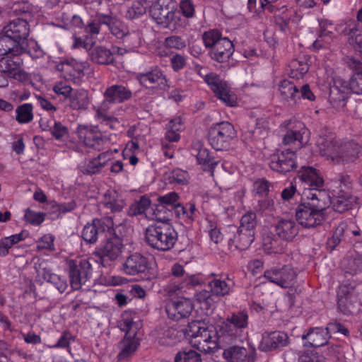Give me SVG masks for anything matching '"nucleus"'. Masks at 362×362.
Returning a JSON list of instances; mask_svg holds the SVG:
<instances>
[{
  "label": "nucleus",
  "mask_w": 362,
  "mask_h": 362,
  "mask_svg": "<svg viewBox=\"0 0 362 362\" xmlns=\"http://www.w3.org/2000/svg\"><path fill=\"white\" fill-rule=\"evenodd\" d=\"M283 125L288 129L283 139L284 144H295L302 148L308 143L310 132L302 122L290 119L285 121Z\"/></svg>",
  "instance_id": "obj_13"
},
{
  "label": "nucleus",
  "mask_w": 362,
  "mask_h": 362,
  "mask_svg": "<svg viewBox=\"0 0 362 362\" xmlns=\"http://www.w3.org/2000/svg\"><path fill=\"white\" fill-rule=\"evenodd\" d=\"M214 295L210 291L202 289L195 292L194 298L195 301L200 303L203 308L209 309L215 303Z\"/></svg>",
  "instance_id": "obj_47"
},
{
  "label": "nucleus",
  "mask_w": 362,
  "mask_h": 362,
  "mask_svg": "<svg viewBox=\"0 0 362 362\" xmlns=\"http://www.w3.org/2000/svg\"><path fill=\"white\" fill-rule=\"evenodd\" d=\"M275 232L282 240L291 242L298 234L299 227L293 219L281 218L275 225Z\"/></svg>",
  "instance_id": "obj_30"
},
{
  "label": "nucleus",
  "mask_w": 362,
  "mask_h": 362,
  "mask_svg": "<svg viewBox=\"0 0 362 362\" xmlns=\"http://www.w3.org/2000/svg\"><path fill=\"white\" fill-rule=\"evenodd\" d=\"M224 40H228V37H223L221 33L217 30H210L203 34V41L206 48L214 49L218 43H221Z\"/></svg>",
  "instance_id": "obj_44"
},
{
  "label": "nucleus",
  "mask_w": 362,
  "mask_h": 362,
  "mask_svg": "<svg viewBox=\"0 0 362 362\" xmlns=\"http://www.w3.org/2000/svg\"><path fill=\"white\" fill-rule=\"evenodd\" d=\"M68 266L70 285L74 290H78L91 277V264L86 259H78L69 260Z\"/></svg>",
  "instance_id": "obj_11"
},
{
  "label": "nucleus",
  "mask_w": 362,
  "mask_h": 362,
  "mask_svg": "<svg viewBox=\"0 0 362 362\" xmlns=\"http://www.w3.org/2000/svg\"><path fill=\"white\" fill-rule=\"evenodd\" d=\"M296 156L293 151H276L269 158L272 170L280 173H286L297 167Z\"/></svg>",
  "instance_id": "obj_18"
},
{
  "label": "nucleus",
  "mask_w": 362,
  "mask_h": 362,
  "mask_svg": "<svg viewBox=\"0 0 362 362\" xmlns=\"http://www.w3.org/2000/svg\"><path fill=\"white\" fill-rule=\"evenodd\" d=\"M175 362H202L201 355L194 350L180 351L175 357Z\"/></svg>",
  "instance_id": "obj_52"
},
{
  "label": "nucleus",
  "mask_w": 362,
  "mask_h": 362,
  "mask_svg": "<svg viewBox=\"0 0 362 362\" xmlns=\"http://www.w3.org/2000/svg\"><path fill=\"white\" fill-rule=\"evenodd\" d=\"M349 179V177L341 176L338 180L333 181V185L331 186L333 197L331 201L329 199V204L331 203L333 209L339 213H343L351 209L356 201L355 197L350 195L345 190L348 188L346 182Z\"/></svg>",
  "instance_id": "obj_9"
},
{
  "label": "nucleus",
  "mask_w": 362,
  "mask_h": 362,
  "mask_svg": "<svg viewBox=\"0 0 362 362\" xmlns=\"http://www.w3.org/2000/svg\"><path fill=\"white\" fill-rule=\"evenodd\" d=\"M54 236L50 234L43 235L37 242V250L41 251L43 250H48L53 251L54 250Z\"/></svg>",
  "instance_id": "obj_58"
},
{
  "label": "nucleus",
  "mask_w": 362,
  "mask_h": 362,
  "mask_svg": "<svg viewBox=\"0 0 362 362\" xmlns=\"http://www.w3.org/2000/svg\"><path fill=\"white\" fill-rule=\"evenodd\" d=\"M204 324L200 321H192L189 323L185 334L187 337L197 339Z\"/></svg>",
  "instance_id": "obj_61"
},
{
  "label": "nucleus",
  "mask_w": 362,
  "mask_h": 362,
  "mask_svg": "<svg viewBox=\"0 0 362 362\" xmlns=\"http://www.w3.org/2000/svg\"><path fill=\"white\" fill-rule=\"evenodd\" d=\"M257 352L253 346H230L224 349L223 357L227 362H255Z\"/></svg>",
  "instance_id": "obj_23"
},
{
  "label": "nucleus",
  "mask_w": 362,
  "mask_h": 362,
  "mask_svg": "<svg viewBox=\"0 0 362 362\" xmlns=\"http://www.w3.org/2000/svg\"><path fill=\"white\" fill-rule=\"evenodd\" d=\"M235 137L236 131L228 122L214 124L208 132L209 143L216 151L228 148Z\"/></svg>",
  "instance_id": "obj_8"
},
{
  "label": "nucleus",
  "mask_w": 362,
  "mask_h": 362,
  "mask_svg": "<svg viewBox=\"0 0 362 362\" xmlns=\"http://www.w3.org/2000/svg\"><path fill=\"white\" fill-rule=\"evenodd\" d=\"M338 308L344 314L349 315L354 312L358 298L353 286L342 285L337 293Z\"/></svg>",
  "instance_id": "obj_24"
},
{
  "label": "nucleus",
  "mask_w": 362,
  "mask_h": 362,
  "mask_svg": "<svg viewBox=\"0 0 362 362\" xmlns=\"http://www.w3.org/2000/svg\"><path fill=\"white\" fill-rule=\"evenodd\" d=\"M346 222H341L334 231L333 235L327 240V245L333 250L341 242L345 243Z\"/></svg>",
  "instance_id": "obj_48"
},
{
  "label": "nucleus",
  "mask_w": 362,
  "mask_h": 362,
  "mask_svg": "<svg viewBox=\"0 0 362 362\" xmlns=\"http://www.w3.org/2000/svg\"><path fill=\"white\" fill-rule=\"evenodd\" d=\"M264 276L281 288H288L296 283L297 272L291 264L272 267L264 272Z\"/></svg>",
  "instance_id": "obj_12"
},
{
  "label": "nucleus",
  "mask_w": 362,
  "mask_h": 362,
  "mask_svg": "<svg viewBox=\"0 0 362 362\" xmlns=\"http://www.w3.org/2000/svg\"><path fill=\"white\" fill-rule=\"evenodd\" d=\"M114 226L112 219L110 217H105L100 219H94L92 223H88L84 226L81 232L82 238L88 243H95L98 236L110 230Z\"/></svg>",
  "instance_id": "obj_19"
},
{
  "label": "nucleus",
  "mask_w": 362,
  "mask_h": 362,
  "mask_svg": "<svg viewBox=\"0 0 362 362\" xmlns=\"http://www.w3.org/2000/svg\"><path fill=\"white\" fill-rule=\"evenodd\" d=\"M204 80L218 99L230 107L236 105V97L230 90L226 81L214 73L206 74Z\"/></svg>",
  "instance_id": "obj_14"
},
{
  "label": "nucleus",
  "mask_w": 362,
  "mask_h": 362,
  "mask_svg": "<svg viewBox=\"0 0 362 362\" xmlns=\"http://www.w3.org/2000/svg\"><path fill=\"white\" fill-rule=\"evenodd\" d=\"M150 263L147 257L135 252L129 255L123 264V272L128 275L145 274L150 269Z\"/></svg>",
  "instance_id": "obj_26"
},
{
  "label": "nucleus",
  "mask_w": 362,
  "mask_h": 362,
  "mask_svg": "<svg viewBox=\"0 0 362 362\" xmlns=\"http://www.w3.org/2000/svg\"><path fill=\"white\" fill-rule=\"evenodd\" d=\"M193 310L192 302L185 298H177L168 300L165 312L168 317L175 321L186 319L189 317Z\"/></svg>",
  "instance_id": "obj_21"
},
{
  "label": "nucleus",
  "mask_w": 362,
  "mask_h": 362,
  "mask_svg": "<svg viewBox=\"0 0 362 362\" xmlns=\"http://www.w3.org/2000/svg\"><path fill=\"white\" fill-rule=\"evenodd\" d=\"M249 325V315L245 310L233 313L219 325V334L223 342H230L242 337Z\"/></svg>",
  "instance_id": "obj_6"
},
{
  "label": "nucleus",
  "mask_w": 362,
  "mask_h": 362,
  "mask_svg": "<svg viewBox=\"0 0 362 362\" xmlns=\"http://www.w3.org/2000/svg\"><path fill=\"white\" fill-rule=\"evenodd\" d=\"M30 34V25L26 20L18 18L11 21L0 34V49L13 47L16 50L26 49Z\"/></svg>",
  "instance_id": "obj_3"
},
{
  "label": "nucleus",
  "mask_w": 362,
  "mask_h": 362,
  "mask_svg": "<svg viewBox=\"0 0 362 362\" xmlns=\"http://www.w3.org/2000/svg\"><path fill=\"white\" fill-rule=\"evenodd\" d=\"M69 98V107L73 110H86L90 103L88 92L83 88L74 89Z\"/></svg>",
  "instance_id": "obj_35"
},
{
  "label": "nucleus",
  "mask_w": 362,
  "mask_h": 362,
  "mask_svg": "<svg viewBox=\"0 0 362 362\" xmlns=\"http://www.w3.org/2000/svg\"><path fill=\"white\" fill-rule=\"evenodd\" d=\"M361 155V146L353 141L345 143L339 147L334 163L341 164L354 162Z\"/></svg>",
  "instance_id": "obj_29"
},
{
  "label": "nucleus",
  "mask_w": 362,
  "mask_h": 362,
  "mask_svg": "<svg viewBox=\"0 0 362 362\" xmlns=\"http://www.w3.org/2000/svg\"><path fill=\"white\" fill-rule=\"evenodd\" d=\"M349 89L346 86L334 85L330 88L329 103L337 110H344L348 99Z\"/></svg>",
  "instance_id": "obj_32"
},
{
  "label": "nucleus",
  "mask_w": 362,
  "mask_h": 362,
  "mask_svg": "<svg viewBox=\"0 0 362 362\" xmlns=\"http://www.w3.org/2000/svg\"><path fill=\"white\" fill-rule=\"evenodd\" d=\"M164 178L170 184L185 185L189 180V175L187 171L177 168L165 173Z\"/></svg>",
  "instance_id": "obj_43"
},
{
  "label": "nucleus",
  "mask_w": 362,
  "mask_h": 362,
  "mask_svg": "<svg viewBox=\"0 0 362 362\" xmlns=\"http://www.w3.org/2000/svg\"><path fill=\"white\" fill-rule=\"evenodd\" d=\"M298 177L304 185L303 197L308 192L314 194L315 191H324V180L319 171L313 167L303 166L298 172Z\"/></svg>",
  "instance_id": "obj_16"
},
{
  "label": "nucleus",
  "mask_w": 362,
  "mask_h": 362,
  "mask_svg": "<svg viewBox=\"0 0 362 362\" xmlns=\"http://www.w3.org/2000/svg\"><path fill=\"white\" fill-rule=\"evenodd\" d=\"M103 157H104L103 155L100 154L96 158L85 161L80 166L81 171L86 175H93L99 173L105 165V161H101Z\"/></svg>",
  "instance_id": "obj_41"
},
{
  "label": "nucleus",
  "mask_w": 362,
  "mask_h": 362,
  "mask_svg": "<svg viewBox=\"0 0 362 362\" xmlns=\"http://www.w3.org/2000/svg\"><path fill=\"white\" fill-rule=\"evenodd\" d=\"M77 132L80 140L85 146L95 150H103L107 143V139L97 127L79 125Z\"/></svg>",
  "instance_id": "obj_17"
},
{
  "label": "nucleus",
  "mask_w": 362,
  "mask_h": 362,
  "mask_svg": "<svg viewBox=\"0 0 362 362\" xmlns=\"http://www.w3.org/2000/svg\"><path fill=\"white\" fill-rule=\"evenodd\" d=\"M291 72L290 74L292 78H298L303 77L308 70V66L306 63L296 59L291 62Z\"/></svg>",
  "instance_id": "obj_54"
},
{
  "label": "nucleus",
  "mask_w": 362,
  "mask_h": 362,
  "mask_svg": "<svg viewBox=\"0 0 362 362\" xmlns=\"http://www.w3.org/2000/svg\"><path fill=\"white\" fill-rule=\"evenodd\" d=\"M153 211V218L158 221V223H166L170 220L172 215V210L167 208L165 206L158 203L156 205Z\"/></svg>",
  "instance_id": "obj_51"
},
{
  "label": "nucleus",
  "mask_w": 362,
  "mask_h": 362,
  "mask_svg": "<svg viewBox=\"0 0 362 362\" xmlns=\"http://www.w3.org/2000/svg\"><path fill=\"white\" fill-rule=\"evenodd\" d=\"M136 78L142 86L146 88L159 86L160 88L166 90L169 88L165 74L157 67H152L145 72L138 73Z\"/></svg>",
  "instance_id": "obj_22"
},
{
  "label": "nucleus",
  "mask_w": 362,
  "mask_h": 362,
  "mask_svg": "<svg viewBox=\"0 0 362 362\" xmlns=\"http://www.w3.org/2000/svg\"><path fill=\"white\" fill-rule=\"evenodd\" d=\"M342 267L346 273L355 274L362 271V255L352 254L343 259Z\"/></svg>",
  "instance_id": "obj_39"
},
{
  "label": "nucleus",
  "mask_w": 362,
  "mask_h": 362,
  "mask_svg": "<svg viewBox=\"0 0 362 362\" xmlns=\"http://www.w3.org/2000/svg\"><path fill=\"white\" fill-rule=\"evenodd\" d=\"M234 51L233 42L228 40H224L216 45V47L211 52V58L218 62L223 63L230 58Z\"/></svg>",
  "instance_id": "obj_33"
},
{
  "label": "nucleus",
  "mask_w": 362,
  "mask_h": 362,
  "mask_svg": "<svg viewBox=\"0 0 362 362\" xmlns=\"http://www.w3.org/2000/svg\"><path fill=\"white\" fill-rule=\"evenodd\" d=\"M16 112V119L20 124L28 123L33 119V105L30 103H25L18 106Z\"/></svg>",
  "instance_id": "obj_46"
},
{
  "label": "nucleus",
  "mask_w": 362,
  "mask_h": 362,
  "mask_svg": "<svg viewBox=\"0 0 362 362\" xmlns=\"http://www.w3.org/2000/svg\"><path fill=\"white\" fill-rule=\"evenodd\" d=\"M177 240V233L168 223L149 225L145 230V241L151 247L158 251L171 250Z\"/></svg>",
  "instance_id": "obj_2"
},
{
  "label": "nucleus",
  "mask_w": 362,
  "mask_h": 362,
  "mask_svg": "<svg viewBox=\"0 0 362 362\" xmlns=\"http://www.w3.org/2000/svg\"><path fill=\"white\" fill-rule=\"evenodd\" d=\"M148 6L146 0H134L127 8L126 17L131 20L138 18L146 12Z\"/></svg>",
  "instance_id": "obj_42"
},
{
  "label": "nucleus",
  "mask_w": 362,
  "mask_h": 362,
  "mask_svg": "<svg viewBox=\"0 0 362 362\" xmlns=\"http://www.w3.org/2000/svg\"><path fill=\"white\" fill-rule=\"evenodd\" d=\"M228 230L230 233H233V236L229 235L228 237L230 248L234 246L237 249L245 250L254 241L255 233L249 230H242L240 228L237 229L235 226H229Z\"/></svg>",
  "instance_id": "obj_27"
},
{
  "label": "nucleus",
  "mask_w": 362,
  "mask_h": 362,
  "mask_svg": "<svg viewBox=\"0 0 362 362\" xmlns=\"http://www.w3.org/2000/svg\"><path fill=\"white\" fill-rule=\"evenodd\" d=\"M317 145L322 156H325L333 162L335 161L340 145L334 140L332 136H320Z\"/></svg>",
  "instance_id": "obj_31"
},
{
  "label": "nucleus",
  "mask_w": 362,
  "mask_h": 362,
  "mask_svg": "<svg viewBox=\"0 0 362 362\" xmlns=\"http://www.w3.org/2000/svg\"><path fill=\"white\" fill-rule=\"evenodd\" d=\"M45 214L41 212H35L30 209L25 211L24 219L27 223L34 226L40 225L45 220Z\"/></svg>",
  "instance_id": "obj_55"
},
{
  "label": "nucleus",
  "mask_w": 362,
  "mask_h": 362,
  "mask_svg": "<svg viewBox=\"0 0 362 362\" xmlns=\"http://www.w3.org/2000/svg\"><path fill=\"white\" fill-rule=\"evenodd\" d=\"M289 337L284 332L275 331L264 332L259 344V349L262 351H269L288 346Z\"/></svg>",
  "instance_id": "obj_25"
},
{
  "label": "nucleus",
  "mask_w": 362,
  "mask_h": 362,
  "mask_svg": "<svg viewBox=\"0 0 362 362\" xmlns=\"http://www.w3.org/2000/svg\"><path fill=\"white\" fill-rule=\"evenodd\" d=\"M132 97V90L126 86L115 84L107 87L103 93V100L96 111L97 117L103 120L110 119L105 112L113 105L124 103Z\"/></svg>",
  "instance_id": "obj_7"
},
{
  "label": "nucleus",
  "mask_w": 362,
  "mask_h": 362,
  "mask_svg": "<svg viewBox=\"0 0 362 362\" xmlns=\"http://www.w3.org/2000/svg\"><path fill=\"white\" fill-rule=\"evenodd\" d=\"M180 14L182 13L187 21V18H192L194 16V6L192 0H181L179 4Z\"/></svg>",
  "instance_id": "obj_56"
},
{
  "label": "nucleus",
  "mask_w": 362,
  "mask_h": 362,
  "mask_svg": "<svg viewBox=\"0 0 362 362\" xmlns=\"http://www.w3.org/2000/svg\"><path fill=\"white\" fill-rule=\"evenodd\" d=\"M197 339L194 346L205 353L213 352L218 346V341H223V337L219 334V329L216 331L213 327H206L205 325Z\"/></svg>",
  "instance_id": "obj_20"
},
{
  "label": "nucleus",
  "mask_w": 362,
  "mask_h": 362,
  "mask_svg": "<svg viewBox=\"0 0 362 362\" xmlns=\"http://www.w3.org/2000/svg\"><path fill=\"white\" fill-rule=\"evenodd\" d=\"M305 194L306 201L300 203L296 209L298 223L305 228H314L325 220V210L329 206V195L325 191H315Z\"/></svg>",
  "instance_id": "obj_1"
},
{
  "label": "nucleus",
  "mask_w": 362,
  "mask_h": 362,
  "mask_svg": "<svg viewBox=\"0 0 362 362\" xmlns=\"http://www.w3.org/2000/svg\"><path fill=\"white\" fill-rule=\"evenodd\" d=\"M151 201L145 197H141L139 202L134 203L129 208V214L136 216L144 214L150 206Z\"/></svg>",
  "instance_id": "obj_53"
},
{
  "label": "nucleus",
  "mask_w": 362,
  "mask_h": 362,
  "mask_svg": "<svg viewBox=\"0 0 362 362\" xmlns=\"http://www.w3.org/2000/svg\"><path fill=\"white\" fill-rule=\"evenodd\" d=\"M330 336L323 327H313L308 330L306 334L302 335L305 347L319 348L327 344Z\"/></svg>",
  "instance_id": "obj_28"
},
{
  "label": "nucleus",
  "mask_w": 362,
  "mask_h": 362,
  "mask_svg": "<svg viewBox=\"0 0 362 362\" xmlns=\"http://www.w3.org/2000/svg\"><path fill=\"white\" fill-rule=\"evenodd\" d=\"M165 43L166 47L181 49L186 47V42L180 36L172 35L165 39Z\"/></svg>",
  "instance_id": "obj_63"
},
{
  "label": "nucleus",
  "mask_w": 362,
  "mask_h": 362,
  "mask_svg": "<svg viewBox=\"0 0 362 362\" xmlns=\"http://www.w3.org/2000/svg\"><path fill=\"white\" fill-rule=\"evenodd\" d=\"M86 62H78L76 60L71 59L64 61L62 64L63 70L66 72H70L71 74L72 70L74 71V75L76 74L81 75L83 74V70L87 67Z\"/></svg>",
  "instance_id": "obj_50"
},
{
  "label": "nucleus",
  "mask_w": 362,
  "mask_h": 362,
  "mask_svg": "<svg viewBox=\"0 0 362 362\" xmlns=\"http://www.w3.org/2000/svg\"><path fill=\"white\" fill-rule=\"evenodd\" d=\"M52 136L57 140H61L67 136L69 131L66 126L59 122H54V124L51 129Z\"/></svg>",
  "instance_id": "obj_62"
},
{
  "label": "nucleus",
  "mask_w": 362,
  "mask_h": 362,
  "mask_svg": "<svg viewBox=\"0 0 362 362\" xmlns=\"http://www.w3.org/2000/svg\"><path fill=\"white\" fill-rule=\"evenodd\" d=\"M178 332L172 327L160 329L158 333L156 339L159 344L165 346H171L178 341Z\"/></svg>",
  "instance_id": "obj_40"
},
{
  "label": "nucleus",
  "mask_w": 362,
  "mask_h": 362,
  "mask_svg": "<svg viewBox=\"0 0 362 362\" xmlns=\"http://www.w3.org/2000/svg\"><path fill=\"white\" fill-rule=\"evenodd\" d=\"M25 52L26 49L16 51L13 47L0 49V56L4 57L0 59V72L8 76L20 69L23 64L21 56Z\"/></svg>",
  "instance_id": "obj_15"
},
{
  "label": "nucleus",
  "mask_w": 362,
  "mask_h": 362,
  "mask_svg": "<svg viewBox=\"0 0 362 362\" xmlns=\"http://www.w3.org/2000/svg\"><path fill=\"white\" fill-rule=\"evenodd\" d=\"M178 199L179 195L175 192H171L158 197V203L165 206L167 208L170 206L171 210L173 207L177 204Z\"/></svg>",
  "instance_id": "obj_60"
},
{
  "label": "nucleus",
  "mask_w": 362,
  "mask_h": 362,
  "mask_svg": "<svg viewBox=\"0 0 362 362\" xmlns=\"http://www.w3.org/2000/svg\"><path fill=\"white\" fill-rule=\"evenodd\" d=\"M101 203L105 208L112 213L121 211L125 204L124 200L115 190H107L103 194Z\"/></svg>",
  "instance_id": "obj_34"
},
{
  "label": "nucleus",
  "mask_w": 362,
  "mask_h": 362,
  "mask_svg": "<svg viewBox=\"0 0 362 362\" xmlns=\"http://www.w3.org/2000/svg\"><path fill=\"white\" fill-rule=\"evenodd\" d=\"M272 183L265 179H259L254 183V190L256 194L261 197L267 196L269 188L272 187Z\"/></svg>",
  "instance_id": "obj_59"
},
{
  "label": "nucleus",
  "mask_w": 362,
  "mask_h": 362,
  "mask_svg": "<svg viewBox=\"0 0 362 362\" xmlns=\"http://www.w3.org/2000/svg\"><path fill=\"white\" fill-rule=\"evenodd\" d=\"M349 44L357 51L362 52V33H356L353 30L350 32Z\"/></svg>",
  "instance_id": "obj_64"
},
{
  "label": "nucleus",
  "mask_w": 362,
  "mask_h": 362,
  "mask_svg": "<svg viewBox=\"0 0 362 362\" xmlns=\"http://www.w3.org/2000/svg\"><path fill=\"white\" fill-rule=\"evenodd\" d=\"M349 88L356 94H362V72L354 73L349 82Z\"/></svg>",
  "instance_id": "obj_57"
},
{
  "label": "nucleus",
  "mask_w": 362,
  "mask_h": 362,
  "mask_svg": "<svg viewBox=\"0 0 362 362\" xmlns=\"http://www.w3.org/2000/svg\"><path fill=\"white\" fill-rule=\"evenodd\" d=\"M282 98L291 104L297 103L300 99L299 89L291 81L284 80L279 86Z\"/></svg>",
  "instance_id": "obj_37"
},
{
  "label": "nucleus",
  "mask_w": 362,
  "mask_h": 362,
  "mask_svg": "<svg viewBox=\"0 0 362 362\" xmlns=\"http://www.w3.org/2000/svg\"><path fill=\"white\" fill-rule=\"evenodd\" d=\"M134 325V322L129 318H123L122 320L121 330L125 332L126 335L118 344L119 352L117 358L119 361L128 360L136 353L139 346V339L136 337V333L134 332L133 336L130 334Z\"/></svg>",
  "instance_id": "obj_10"
},
{
  "label": "nucleus",
  "mask_w": 362,
  "mask_h": 362,
  "mask_svg": "<svg viewBox=\"0 0 362 362\" xmlns=\"http://www.w3.org/2000/svg\"><path fill=\"white\" fill-rule=\"evenodd\" d=\"M172 0H156L150 7V16L162 28L177 30L188 25V21L182 17L179 11L172 9Z\"/></svg>",
  "instance_id": "obj_4"
},
{
  "label": "nucleus",
  "mask_w": 362,
  "mask_h": 362,
  "mask_svg": "<svg viewBox=\"0 0 362 362\" xmlns=\"http://www.w3.org/2000/svg\"><path fill=\"white\" fill-rule=\"evenodd\" d=\"M197 149L198 152L196 154L197 162L205 166V170H206V168H209V170L213 171L216 165L218 164V161L210 156L208 149L202 148L201 146H199Z\"/></svg>",
  "instance_id": "obj_45"
},
{
  "label": "nucleus",
  "mask_w": 362,
  "mask_h": 362,
  "mask_svg": "<svg viewBox=\"0 0 362 362\" xmlns=\"http://www.w3.org/2000/svg\"><path fill=\"white\" fill-rule=\"evenodd\" d=\"M88 56L92 62L99 64H110L114 62L112 52L103 46L93 47Z\"/></svg>",
  "instance_id": "obj_36"
},
{
  "label": "nucleus",
  "mask_w": 362,
  "mask_h": 362,
  "mask_svg": "<svg viewBox=\"0 0 362 362\" xmlns=\"http://www.w3.org/2000/svg\"><path fill=\"white\" fill-rule=\"evenodd\" d=\"M124 227L123 224L117 225L114 235L107 238L105 243L93 253L95 262L103 267L111 268L121 256L124 245L122 238L117 233L122 234V229H124Z\"/></svg>",
  "instance_id": "obj_5"
},
{
  "label": "nucleus",
  "mask_w": 362,
  "mask_h": 362,
  "mask_svg": "<svg viewBox=\"0 0 362 362\" xmlns=\"http://www.w3.org/2000/svg\"><path fill=\"white\" fill-rule=\"evenodd\" d=\"M257 216L255 212L250 211L244 214L240 219V228L242 230H249L255 233L257 226Z\"/></svg>",
  "instance_id": "obj_49"
},
{
  "label": "nucleus",
  "mask_w": 362,
  "mask_h": 362,
  "mask_svg": "<svg viewBox=\"0 0 362 362\" xmlns=\"http://www.w3.org/2000/svg\"><path fill=\"white\" fill-rule=\"evenodd\" d=\"M227 280L228 281L216 279L209 282V286L214 296L223 297L230 293L233 282L229 278H227Z\"/></svg>",
  "instance_id": "obj_38"
}]
</instances>
